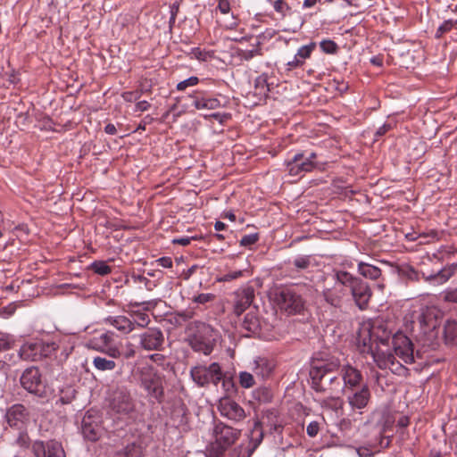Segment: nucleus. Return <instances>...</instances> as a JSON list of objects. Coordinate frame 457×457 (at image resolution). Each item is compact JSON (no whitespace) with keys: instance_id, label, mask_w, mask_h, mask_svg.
I'll use <instances>...</instances> for the list:
<instances>
[{"instance_id":"nucleus-1","label":"nucleus","mask_w":457,"mask_h":457,"mask_svg":"<svg viewBox=\"0 0 457 457\" xmlns=\"http://www.w3.org/2000/svg\"><path fill=\"white\" fill-rule=\"evenodd\" d=\"M340 366L337 358H314L310 370L312 387L319 393L333 395L340 387L336 371Z\"/></svg>"},{"instance_id":"nucleus-2","label":"nucleus","mask_w":457,"mask_h":457,"mask_svg":"<svg viewBox=\"0 0 457 457\" xmlns=\"http://www.w3.org/2000/svg\"><path fill=\"white\" fill-rule=\"evenodd\" d=\"M187 341L195 352L209 355L215 345L217 332L210 325L194 321L187 326Z\"/></svg>"},{"instance_id":"nucleus-3","label":"nucleus","mask_w":457,"mask_h":457,"mask_svg":"<svg viewBox=\"0 0 457 457\" xmlns=\"http://www.w3.org/2000/svg\"><path fill=\"white\" fill-rule=\"evenodd\" d=\"M336 278L338 283L350 288L355 304L361 310L367 308L372 292L366 282L344 270L336 271Z\"/></svg>"},{"instance_id":"nucleus-4","label":"nucleus","mask_w":457,"mask_h":457,"mask_svg":"<svg viewBox=\"0 0 457 457\" xmlns=\"http://www.w3.org/2000/svg\"><path fill=\"white\" fill-rule=\"evenodd\" d=\"M109 407L118 419H129L135 411V402L125 387H117L109 395Z\"/></svg>"},{"instance_id":"nucleus-5","label":"nucleus","mask_w":457,"mask_h":457,"mask_svg":"<svg viewBox=\"0 0 457 457\" xmlns=\"http://www.w3.org/2000/svg\"><path fill=\"white\" fill-rule=\"evenodd\" d=\"M214 442L211 445V452L216 457H220L225 450L238 439L240 430H237L222 422L215 424L212 431Z\"/></svg>"},{"instance_id":"nucleus-6","label":"nucleus","mask_w":457,"mask_h":457,"mask_svg":"<svg viewBox=\"0 0 457 457\" xmlns=\"http://www.w3.org/2000/svg\"><path fill=\"white\" fill-rule=\"evenodd\" d=\"M164 377L152 368H145L140 373V385L148 395L162 403L164 398Z\"/></svg>"},{"instance_id":"nucleus-7","label":"nucleus","mask_w":457,"mask_h":457,"mask_svg":"<svg viewBox=\"0 0 457 457\" xmlns=\"http://www.w3.org/2000/svg\"><path fill=\"white\" fill-rule=\"evenodd\" d=\"M441 316L442 312L436 307L421 306L418 312H413L411 322L422 332L427 333L437 327Z\"/></svg>"},{"instance_id":"nucleus-8","label":"nucleus","mask_w":457,"mask_h":457,"mask_svg":"<svg viewBox=\"0 0 457 457\" xmlns=\"http://www.w3.org/2000/svg\"><path fill=\"white\" fill-rule=\"evenodd\" d=\"M192 379L200 386H205L210 383L218 385L222 379V371L217 362L212 363L209 367L195 366L191 369Z\"/></svg>"},{"instance_id":"nucleus-9","label":"nucleus","mask_w":457,"mask_h":457,"mask_svg":"<svg viewBox=\"0 0 457 457\" xmlns=\"http://www.w3.org/2000/svg\"><path fill=\"white\" fill-rule=\"evenodd\" d=\"M276 302L288 314L299 313L304 307L302 296L288 288L281 289L276 294Z\"/></svg>"},{"instance_id":"nucleus-10","label":"nucleus","mask_w":457,"mask_h":457,"mask_svg":"<svg viewBox=\"0 0 457 457\" xmlns=\"http://www.w3.org/2000/svg\"><path fill=\"white\" fill-rule=\"evenodd\" d=\"M359 341L362 343L363 346H369L374 361L381 370L386 369L387 358L392 355L390 352H385L380 349H373V337L369 325H364L359 332Z\"/></svg>"},{"instance_id":"nucleus-11","label":"nucleus","mask_w":457,"mask_h":457,"mask_svg":"<svg viewBox=\"0 0 457 457\" xmlns=\"http://www.w3.org/2000/svg\"><path fill=\"white\" fill-rule=\"evenodd\" d=\"M21 384L24 389L31 394L42 396L44 393L41 373L36 367H29L23 371L21 377Z\"/></svg>"},{"instance_id":"nucleus-12","label":"nucleus","mask_w":457,"mask_h":457,"mask_svg":"<svg viewBox=\"0 0 457 457\" xmlns=\"http://www.w3.org/2000/svg\"><path fill=\"white\" fill-rule=\"evenodd\" d=\"M218 410L221 416L233 421H240L245 417L244 409L235 400L228 396L220 399Z\"/></svg>"},{"instance_id":"nucleus-13","label":"nucleus","mask_w":457,"mask_h":457,"mask_svg":"<svg viewBox=\"0 0 457 457\" xmlns=\"http://www.w3.org/2000/svg\"><path fill=\"white\" fill-rule=\"evenodd\" d=\"M35 457H66L61 443L50 440L46 443L36 441L32 445Z\"/></svg>"},{"instance_id":"nucleus-14","label":"nucleus","mask_w":457,"mask_h":457,"mask_svg":"<svg viewBox=\"0 0 457 457\" xmlns=\"http://www.w3.org/2000/svg\"><path fill=\"white\" fill-rule=\"evenodd\" d=\"M393 345L395 355L404 362L411 363L414 361L413 345L409 337L403 334L395 335L393 338Z\"/></svg>"},{"instance_id":"nucleus-15","label":"nucleus","mask_w":457,"mask_h":457,"mask_svg":"<svg viewBox=\"0 0 457 457\" xmlns=\"http://www.w3.org/2000/svg\"><path fill=\"white\" fill-rule=\"evenodd\" d=\"M315 168V163L310 158H304L303 154H297L287 162V170L290 176H301Z\"/></svg>"},{"instance_id":"nucleus-16","label":"nucleus","mask_w":457,"mask_h":457,"mask_svg":"<svg viewBox=\"0 0 457 457\" xmlns=\"http://www.w3.org/2000/svg\"><path fill=\"white\" fill-rule=\"evenodd\" d=\"M347 401L352 409L361 410L365 408L370 400V391L368 385H362L360 389H352L345 392Z\"/></svg>"},{"instance_id":"nucleus-17","label":"nucleus","mask_w":457,"mask_h":457,"mask_svg":"<svg viewBox=\"0 0 457 457\" xmlns=\"http://www.w3.org/2000/svg\"><path fill=\"white\" fill-rule=\"evenodd\" d=\"M6 421L12 428H21L29 420V411L22 404H14L6 411Z\"/></svg>"},{"instance_id":"nucleus-18","label":"nucleus","mask_w":457,"mask_h":457,"mask_svg":"<svg viewBox=\"0 0 457 457\" xmlns=\"http://www.w3.org/2000/svg\"><path fill=\"white\" fill-rule=\"evenodd\" d=\"M163 341L164 338L161 330L149 328L145 333L141 335L140 344L145 350L153 351L159 350Z\"/></svg>"},{"instance_id":"nucleus-19","label":"nucleus","mask_w":457,"mask_h":457,"mask_svg":"<svg viewBox=\"0 0 457 457\" xmlns=\"http://www.w3.org/2000/svg\"><path fill=\"white\" fill-rule=\"evenodd\" d=\"M254 298V291L252 287H246L238 290L235 294L234 312L241 315L253 303Z\"/></svg>"},{"instance_id":"nucleus-20","label":"nucleus","mask_w":457,"mask_h":457,"mask_svg":"<svg viewBox=\"0 0 457 457\" xmlns=\"http://www.w3.org/2000/svg\"><path fill=\"white\" fill-rule=\"evenodd\" d=\"M342 377L345 386V392L356 388L362 380L361 372L355 368L347 365L342 370Z\"/></svg>"},{"instance_id":"nucleus-21","label":"nucleus","mask_w":457,"mask_h":457,"mask_svg":"<svg viewBox=\"0 0 457 457\" xmlns=\"http://www.w3.org/2000/svg\"><path fill=\"white\" fill-rule=\"evenodd\" d=\"M82 434L86 439L96 441L102 434V428L90 416H85L82 420Z\"/></svg>"},{"instance_id":"nucleus-22","label":"nucleus","mask_w":457,"mask_h":457,"mask_svg":"<svg viewBox=\"0 0 457 457\" xmlns=\"http://www.w3.org/2000/svg\"><path fill=\"white\" fill-rule=\"evenodd\" d=\"M42 350L41 343H27L21 347L19 355L24 361H36L41 359Z\"/></svg>"},{"instance_id":"nucleus-23","label":"nucleus","mask_w":457,"mask_h":457,"mask_svg":"<svg viewBox=\"0 0 457 457\" xmlns=\"http://www.w3.org/2000/svg\"><path fill=\"white\" fill-rule=\"evenodd\" d=\"M145 446L142 441H135L117 453V457H145Z\"/></svg>"},{"instance_id":"nucleus-24","label":"nucleus","mask_w":457,"mask_h":457,"mask_svg":"<svg viewBox=\"0 0 457 457\" xmlns=\"http://www.w3.org/2000/svg\"><path fill=\"white\" fill-rule=\"evenodd\" d=\"M457 271V262L443 268L437 273L430 275L428 280L436 281L439 284L446 282Z\"/></svg>"},{"instance_id":"nucleus-25","label":"nucleus","mask_w":457,"mask_h":457,"mask_svg":"<svg viewBox=\"0 0 457 457\" xmlns=\"http://www.w3.org/2000/svg\"><path fill=\"white\" fill-rule=\"evenodd\" d=\"M273 361L265 359V358H258L255 361V373L258 376H261L262 378H268L274 370Z\"/></svg>"},{"instance_id":"nucleus-26","label":"nucleus","mask_w":457,"mask_h":457,"mask_svg":"<svg viewBox=\"0 0 457 457\" xmlns=\"http://www.w3.org/2000/svg\"><path fill=\"white\" fill-rule=\"evenodd\" d=\"M110 323L123 333H129L134 329V322L125 316H117L109 319Z\"/></svg>"},{"instance_id":"nucleus-27","label":"nucleus","mask_w":457,"mask_h":457,"mask_svg":"<svg viewBox=\"0 0 457 457\" xmlns=\"http://www.w3.org/2000/svg\"><path fill=\"white\" fill-rule=\"evenodd\" d=\"M358 271L361 276L370 279H377L381 276L379 268L363 262H359Z\"/></svg>"},{"instance_id":"nucleus-28","label":"nucleus","mask_w":457,"mask_h":457,"mask_svg":"<svg viewBox=\"0 0 457 457\" xmlns=\"http://www.w3.org/2000/svg\"><path fill=\"white\" fill-rule=\"evenodd\" d=\"M445 341L448 345L457 344V322L447 320L444 327Z\"/></svg>"},{"instance_id":"nucleus-29","label":"nucleus","mask_w":457,"mask_h":457,"mask_svg":"<svg viewBox=\"0 0 457 457\" xmlns=\"http://www.w3.org/2000/svg\"><path fill=\"white\" fill-rule=\"evenodd\" d=\"M194 106L198 109H209L213 110L220 106V103L216 98H195L194 101Z\"/></svg>"},{"instance_id":"nucleus-30","label":"nucleus","mask_w":457,"mask_h":457,"mask_svg":"<svg viewBox=\"0 0 457 457\" xmlns=\"http://www.w3.org/2000/svg\"><path fill=\"white\" fill-rule=\"evenodd\" d=\"M94 367L100 371L112 370L116 367L114 361L105 357L96 356L93 360Z\"/></svg>"},{"instance_id":"nucleus-31","label":"nucleus","mask_w":457,"mask_h":457,"mask_svg":"<svg viewBox=\"0 0 457 457\" xmlns=\"http://www.w3.org/2000/svg\"><path fill=\"white\" fill-rule=\"evenodd\" d=\"M324 298L330 305L339 308L342 303V295L337 293L335 289H328L323 293Z\"/></svg>"},{"instance_id":"nucleus-32","label":"nucleus","mask_w":457,"mask_h":457,"mask_svg":"<svg viewBox=\"0 0 457 457\" xmlns=\"http://www.w3.org/2000/svg\"><path fill=\"white\" fill-rule=\"evenodd\" d=\"M259 327L258 318L253 313H247L243 321V328L250 332H255Z\"/></svg>"},{"instance_id":"nucleus-33","label":"nucleus","mask_w":457,"mask_h":457,"mask_svg":"<svg viewBox=\"0 0 457 457\" xmlns=\"http://www.w3.org/2000/svg\"><path fill=\"white\" fill-rule=\"evenodd\" d=\"M76 391L71 386H67L61 391L59 401L62 404H68L75 398Z\"/></svg>"},{"instance_id":"nucleus-34","label":"nucleus","mask_w":457,"mask_h":457,"mask_svg":"<svg viewBox=\"0 0 457 457\" xmlns=\"http://www.w3.org/2000/svg\"><path fill=\"white\" fill-rule=\"evenodd\" d=\"M91 270L99 275H107L111 272V267L103 261H96L91 264Z\"/></svg>"},{"instance_id":"nucleus-35","label":"nucleus","mask_w":457,"mask_h":457,"mask_svg":"<svg viewBox=\"0 0 457 457\" xmlns=\"http://www.w3.org/2000/svg\"><path fill=\"white\" fill-rule=\"evenodd\" d=\"M239 383L244 388H250L254 385L253 376L246 371H242L239 373Z\"/></svg>"},{"instance_id":"nucleus-36","label":"nucleus","mask_w":457,"mask_h":457,"mask_svg":"<svg viewBox=\"0 0 457 457\" xmlns=\"http://www.w3.org/2000/svg\"><path fill=\"white\" fill-rule=\"evenodd\" d=\"M255 89L256 94L260 96H266L267 92L269 91V87L267 85L266 78L262 75L259 76L255 80Z\"/></svg>"},{"instance_id":"nucleus-37","label":"nucleus","mask_w":457,"mask_h":457,"mask_svg":"<svg viewBox=\"0 0 457 457\" xmlns=\"http://www.w3.org/2000/svg\"><path fill=\"white\" fill-rule=\"evenodd\" d=\"M293 264L297 270H307L311 265V257L298 256L294 260Z\"/></svg>"},{"instance_id":"nucleus-38","label":"nucleus","mask_w":457,"mask_h":457,"mask_svg":"<svg viewBox=\"0 0 457 457\" xmlns=\"http://www.w3.org/2000/svg\"><path fill=\"white\" fill-rule=\"evenodd\" d=\"M149 321V316L146 313L140 312H134V325L137 324L138 327L145 328L148 325Z\"/></svg>"},{"instance_id":"nucleus-39","label":"nucleus","mask_w":457,"mask_h":457,"mask_svg":"<svg viewBox=\"0 0 457 457\" xmlns=\"http://www.w3.org/2000/svg\"><path fill=\"white\" fill-rule=\"evenodd\" d=\"M455 25L457 26L455 21L448 20L444 21V23L437 29L436 37L437 38L441 37L444 34L449 32Z\"/></svg>"},{"instance_id":"nucleus-40","label":"nucleus","mask_w":457,"mask_h":457,"mask_svg":"<svg viewBox=\"0 0 457 457\" xmlns=\"http://www.w3.org/2000/svg\"><path fill=\"white\" fill-rule=\"evenodd\" d=\"M403 368V365L396 361L395 356L393 353L387 358L386 369L390 370L393 373L400 372Z\"/></svg>"},{"instance_id":"nucleus-41","label":"nucleus","mask_w":457,"mask_h":457,"mask_svg":"<svg viewBox=\"0 0 457 457\" xmlns=\"http://www.w3.org/2000/svg\"><path fill=\"white\" fill-rule=\"evenodd\" d=\"M314 47H315L314 44H311L309 46H303L297 51V54H295V56H297L300 60L303 61L310 57Z\"/></svg>"},{"instance_id":"nucleus-42","label":"nucleus","mask_w":457,"mask_h":457,"mask_svg":"<svg viewBox=\"0 0 457 457\" xmlns=\"http://www.w3.org/2000/svg\"><path fill=\"white\" fill-rule=\"evenodd\" d=\"M320 46L327 54H335L337 50V44L332 40H323L320 42Z\"/></svg>"},{"instance_id":"nucleus-43","label":"nucleus","mask_w":457,"mask_h":457,"mask_svg":"<svg viewBox=\"0 0 457 457\" xmlns=\"http://www.w3.org/2000/svg\"><path fill=\"white\" fill-rule=\"evenodd\" d=\"M198 78L197 77H190L187 79H185L181 82H179L177 85V89L179 91L185 90L187 87L195 86L198 83Z\"/></svg>"},{"instance_id":"nucleus-44","label":"nucleus","mask_w":457,"mask_h":457,"mask_svg":"<svg viewBox=\"0 0 457 457\" xmlns=\"http://www.w3.org/2000/svg\"><path fill=\"white\" fill-rule=\"evenodd\" d=\"M258 240V235L257 234H250L244 236L242 239L240 240V245L243 246H249L251 245H253Z\"/></svg>"},{"instance_id":"nucleus-45","label":"nucleus","mask_w":457,"mask_h":457,"mask_svg":"<svg viewBox=\"0 0 457 457\" xmlns=\"http://www.w3.org/2000/svg\"><path fill=\"white\" fill-rule=\"evenodd\" d=\"M443 297L445 302L457 303V288L446 290Z\"/></svg>"},{"instance_id":"nucleus-46","label":"nucleus","mask_w":457,"mask_h":457,"mask_svg":"<svg viewBox=\"0 0 457 457\" xmlns=\"http://www.w3.org/2000/svg\"><path fill=\"white\" fill-rule=\"evenodd\" d=\"M11 347V338L9 335L0 333V351L6 350Z\"/></svg>"},{"instance_id":"nucleus-47","label":"nucleus","mask_w":457,"mask_h":457,"mask_svg":"<svg viewBox=\"0 0 457 457\" xmlns=\"http://www.w3.org/2000/svg\"><path fill=\"white\" fill-rule=\"evenodd\" d=\"M319 430H320V425L316 421L311 422L306 428V432H307L308 436H310L312 437L316 436L319 433Z\"/></svg>"},{"instance_id":"nucleus-48","label":"nucleus","mask_w":457,"mask_h":457,"mask_svg":"<svg viewBox=\"0 0 457 457\" xmlns=\"http://www.w3.org/2000/svg\"><path fill=\"white\" fill-rule=\"evenodd\" d=\"M259 54H261V53L257 49H255V50H245V51H241L239 53L240 58L243 59V60H245V61H248V60L253 58L255 55H259Z\"/></svg>"},{"instance_id":"nucleus-49","label":"nucleus","mask_w":457,"mask_h":457,"mask_svg":"<svg viewBox=\"0 0 457 457\" xmlns=\"http://www.w3.org/2000/svg\"><path fill=\"white\" fill-rule=\"evenodd\" d=\"M103 353H105L112 358H119L121 355L119 348L116 346H108L101 350Z\"/></svg>"},{"instance_id":"nucleus-50","label":"nucleus","mask_w":457,"mask_h":457,"mask_svg":"<svg viewBox=\"0 0 457 457\" xmlns=\"http://www.w3.org/2000/svg\"><path fill=\"white\" fill-rule=\"evenodd\" d=\"M16 444L21 447H28L29 444V437L26 433H20L17 439Z\"/></svg>"},{"instance_id":"nucleus-51","label":"nucleus","mask_w":457,"mask_h":457,"mask_svg":"<svg viewBox=\"0 0 457 457\" xmlns=\"http://www.w3.org/2000/svg\"><path fill=\"white\" fill-rule=\"evenodd\" d=\"M41 345L43 346V350H42V353H41V358L42 357H46L52 352L56 350L55 343H51V344L41 343Z\"/></svg>"},{"instance_id":"nucleus-52","label":"nucleus","mask_w":457,"mask_h":457,"mask_svg":"<svg viewBox=\"0 0 457 457\" xmlns=\"http://www.w3.org/2000/svg\"><path fill=\"white\" fill-rule=\"evenodd\" d=\"M274 9L280 13H285L286 10L288 9V6L282 0H277L274 2Z\"/></svg>"},{"instance_id":"nucleus-53","label":"nucleus","mask_w":457,"mask_h":457,"mask_svg":"<svg viewBox=\"0 0 457 457\" xmlns=\"http://www.w3.org/2000/svg\"><path fill=\"white\" fill-rule=\"evenodd\" d=\"M156 262L163 268H170L172 266V261L170 257H162L159 258Z\"/></svg>"},{"instance_id":"nucleus-54","label":"nucleus","mask_w":457,"mask_h":457,"mask_svg":"<svg viewBox=\"0 0 457 457\" xmlns=\"http://www.w3.org/2000/svg\"><path fill=\"white\" fill-rule=\"evenodd\" d=\"M194 239V237H180L175 238L172 240L173 244L180 245H187L190 244V241Z\"/></svg>"},{"instance_id":"nucleus-55","label":"nucleus","mask_w":457,"mask_h":457,"mask_svg":"<svg viewBox=\"0 0 457 457\" xmlns=\"http://www.w3.org/2000/svg\"><path fill=\"white\" fill-rule=\"evenodd\" d=\"M212 298V295L209 294H201L196 298L195 301L200 303H204L209 302Z\"/></svg>"},{"instance_id":"nucleus-56","label":"nucleus","mask_w":457,"mask_h":457,"mask_svg":"<svg viewBox=\"0 0 457 457\" xmlns=\"http://www.w3.org/2000/svg\"><path fill=\"white\" fill-rule=\"evenodd\" d=\"M150 107V104L147 101H140L136 105V110L140 112H145L148 110Z\"/></svg>"},{"instance_id":"nucleus-57","label":"nucleus","mask_w":457,"mask_h":457,"mask_svg":"<svg viewBox=\"0 0 457 457\" xmlns=\"http://www.w3.org/2000/svg\"><path fill=\"white\" fill-rule=\"evenodd\" d=\"M219 9L222 13H227L229 11V4L226 0H220L219 2Z\"/></svg>"},{"instance_id":"nucleus-58","label":"nucleus","mask_w":457,"mask_h":457,"mask_svg":"<svg viewBox=\"0 0 457 457\" xmlns=\"http://www.w3.org/2000/svg\"><path fill=\"white\" fill-rule=\"evenodd\" d=\"M303 60H300L297 56H295L292 61L287 62V65L290 67V69H292V68L299 67V66L303 65Z\"/></svg>"},{"instance_id":"nucleus-59","label":"nucleus","mask_w":457,"mask_h":457,"mask_svg":"<svg viewBox=\"0 0 457 457\" xmlns=\"http://www.w3.org/2000/svg\"><path fill=\"white\" fill-rule=\"evenodd\" d=\"M391 125L390 124H384L383 126H381L376 132V136L377 137H380V136H383L384 134H386L388 130L391 129Z\"/></svg>"},{"instance_id":"nucleus-60","label":"nucleus","mask_w":457,"mask_h":457,"mask_svg":"<svg viewBox=\"0 0 457 457\" xmlns=\"http://www.w3.org/2000/svg\"><path fill=\"white\" fill-rule=\"evenodd\" d=\"M104 131L109 134V135H115L116 132H117V129H116V127L112 124V123H109L105 126L104 128Z\"/></svg>"},{"instance_id":"nucleus-61","label":"nucleus","mask_w":457,"mask_h":457,"mask_svg":"<svg viewBox=\"0 0 457 457\" xmlns=\"http://www.w3.org/2000/svg\"><path fill=\"white\" fill-rule=\"evenodd\" d=\"M409 425V418L406 416L401 417L397 421V426L401 428H405Z\"/></svg>"},{"instance_id":"nucleus-62","label":"nucleus","mask_w":457,"mask_h":457,"mask_svg":"<svg viewBox=\"0 0 457 457\" xmlns=\"http://www.w3.org/2000/svg\"><path fill=\"white\" fill-rule=\"evenodd\" d=\"M212 118L218 120L220 123L224 122L226 120L228 119V114H220V113H213L212 115Z\"/></svg>"},{"instance_id":"nucleus-63","label":"nucleus","mask_w":457,"mask_h":457,"mask_svg":"<svg viewBox=\"0 0 457 457\" xmlns=\"http://www.w3.org/2000/svg\"><path fill=\"white\" fill-rule=\"evenodd\" d=\"M241 274H242V271H237V272L227 274L224 278V280L235 279V278H238L239 276H241Z\"/></svg>"},{"instance_id":"nucleus-64","label":"nucleus","mask_w":457,"mask_h":457,"mask_svg":"<svg viewBox=\"0 0 457 457\" xmlns=\"http://www.w3.org/2000/svg\"><path fill=\"white\" fill-rule=\"evenodd\" d=\"M226 225L221 221H217L214 225V228L217 231L223 230L225 228Z\"/></svg>"}]
</instances>
